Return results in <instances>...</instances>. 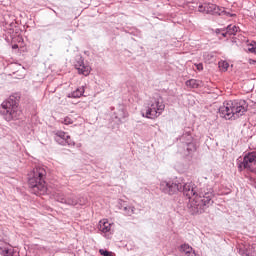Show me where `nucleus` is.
Segmentation results:
<instances>
[{
	"label": "nucleus",
	"instance_id": "f257e3e1",
	"mask_svg": "<svg viewBox=\"0 0 256 256\" xmlns=\"http://www.w3.org/2000/svg\"><path fill=\"white\" fill-rule=\"evenodd\" d=\"M160 190L166 195H175V193L183 192L189 199L190 207L197 211H204V209L213 204V192H197V187L193 182L163 180L160 182Z\"/></svg>",
	"mask_w": 256,
	"mask_h": 256
},
{
	"label": "nucleus",
	"instance_id": "f03ea898",
	"mask_svg": "<svg viewBox=\"0 0 256 256\" xmlns=\"http://www.w3.org/2000/svg\"><path fill=\"white\" fill-rule=\"evenodd\" d=\"M47 171L41 166H37L33 169L32 174L28 180L31 193L34 195H47Z\"/></svg>",
	"mask_w": 256,
	"mask_h": 256
},
{
	"label": "nucleus",
	"instance_id": "7ed1b4c3",
	"mask_svg": "<svg viewBox=\"0 0 256 256\" xmlns=\"http://www.w3.org/2000/svg\"><path fill=\"white\" fill-rule=\"evenodd\" d=\"M247 111V102L245 100H234L224 102L223 106L220 107V116L224 119H236L241 117Z\"/></svg>",
	"mask_w": 256,
	"mask_h": 256
},
{
	"label": "nucleus",
	"instance_id": "20e7f679",
	"mask_svg": "<svg viewBox=\"0 0 256 256\" xmlns=\"http://www.w3.org/2000/svg\"><path fill=\"white\" fill-rule=\"evenodd\" d=\"M1 115L5 121H17L21 117V109H19V103L15 96H10L7 100L2 102L0 106Z\"/></svg>",
	"mask_w": 256,
	"mask_h": 256
},
{
	"label": "nucleus",
	"instance_id": "39448f33",
	"mask_svg": "<svg viewBox=\"0 0 256 256\" xmlns=\"http://www.w3.org/2000/svg\"><path fill=\"white\" fill-rule=\"evenodd\" d=\"M163 111H165V103L161 96H156L152 99L150 106L142 113L147 119H157Z\"/></svg>",
	"mask_w": 256,
	"mask_h": 256
},
{
	"label": "nucleus",
	"instance_id": "423d86ee",
	"mask_svg": "<svg viewBox=\"0 0 256 256\" xmlns=\"http://www.w3.org/2000/svg\"><path fill=\"white\" fill-rule=\"evenodd\" d=\"M256 167V152H249L247 153L243 161L239 163L238 169L239 171H244V169H247V171H255Z\"/></svg>",
	"mask_w": 256,
	"mask_h": 256
},
{
	"label": "nucleus",
	"instance_id": "0eeeda50",
	"mask_svg": "<svg viewBox=\"0 0 256 256\" xmlns=\"http://www.w3.org/2000/svg\"><path fill=\"white\" fill-rule=\"evenodd\" d=\"M198 11L200 13H207L210 15H221V13H223L224 10H223V8H221L215 4L208 3V4L200 5L198 7Z\"/></svg>",
	"mask_w": 256,
	"mask_h": 256
},
{
	"label": "nucleus",
	"instance_id": "6e6552de",
	"mask_svg": "<svg viewBox=\"0 0 256 256\" xmlns=\"http://www.w3.org/2000/svg\"><path fill=\"white\" fill-rule=\"evenodd\" d=\"M74 66L75 69H77L79 75H84L85 77H87V75L91 73V66H89V64H85V62L81 58L75 63Z\"/></svg>",
	"mask_w": 256,
	"mask_h": 256
},
{
	"label": "nucleus",
	"instance_id": "1a4fd4ad",
	"mask_svg": "<svg viewBox=\"0 0 256 256\" xmlns=\"http://www.w3.org/2000/svg\"><path fill=\"white\" fill-rule=\"evenodd\" d=\"M112 226H113V224H111V222H109V220L102 219L99 221L98 229L105 235V237H109V235H111V227Z\"/></svg>",
	"mask_w": 256,
	"mask_h": 256
},
{
	"label": "nucleus",
	"instance_id": "9d476101",
	"mask_svg": "<svg viewBox=\"0 0 256 256\" xmlns=\"http://www.w3.org/2000/svg\"><path fill=\"white\" fill-rule=\"evenodd\" d=\"M85 93V87H79L73 92L67 94L68 99H79L83 97V94Z\"/></svg>",
	"mask_w": 256,
	"mask_h": 256
},
{
	"label": "nucleus",
	"instance_id": "9b49d317",
	"mask_svg": "<svg viewBox=\"0 0 256 256\" xmlns=\"http://www.w3.org/2000/svg\"><path fill=\"white\" fill-rule=\"evenodd\" d=\"M86 201L83 202L79 199H77L75 196H68L66 197V201L64 202V205H71L72 207H75V205H85Z\"/></svg>",
	"mask_w": 256,
	"mask_h": 256
},
{
	"label": "nucleus",
	"instance_id": "f8f14e48",
	"mask_svg": "<svg viewBox=\"0 0 256 256\" xmlns=\"http://www.w3.org/2000/svg\"><path fill=\"white\" fill-rule=\"evenodd\" d=\"M243 256H256V244L246 247Z\"/></svg>",
	"mask_w": 256,
	"mask_h": 256
},
{
	"label": "nucleus",
	"instance_id": "ddd939ff",
	"mask_svg": "<svg viewBox=\"0 0 256 256\" xmlns=\"http://www.w3.org/2000/svg\"><path fill=\"white\" fill-rule=\"evenodd\" d=\"M0 255L13 256V248L11 246H0Z\"/></svg>",
	"mask_w": 256,
	"mask_h": 256
},
{
	"label": "nucleus",
	"instance_id": "4468645a",
	"mask_svg": "<svg viewBox=\"0 0 256 256\" xmlns=\"http://www.w3.org/2000/svg\"><path fill=\"white\" fill-rule=\"evenodd\" d=\"M186 87H189V89H198L199 85H201V82L196 79H190L185 82Z\"/></svg>",
	"mask_w": 256,
	"mask_h": 256
},
{
	"label": "nucleus",
	"instance_id": "2eb2a0df",
	"mask_svg": "<svg viewBox=\"0 0 256 256\" xmlns=\"http://www.w3.org/2000/svg\"><path fill=\"white\" fill-rule=\"evenodd\" d=\"M227 33L228 35H237L238 31H239V27L235 26V25H228L227 26Z\"/></svg>",
	"mask_w": 256,
	"mask_h": 256
},
{
	"label": "nucleus",
	"instance_id": "dca6fc26",
	"mask_svg": "<svg viewBox=\"0 0 256 256\" xmlns=\"http://www.w3.org/2000/svg\"><path fill=\"white\" fill-rule=\"evenodd\" d=\"M218 67L222 73H225L229 69V62L222 60L218 63Z\"/></svg>",
	"mask_w": 256,
	"mask_h": 256
},
{
	"label": "nucleus",
	"instance_id": "f3484780",
	"mask_svg": "<svg viewBox=\"0 0 256 256\" xmlns=\"http://www.w3.org/2000/svg\"><path fill=\"white\" fill-rule=\"evenodd\" d=\"M124 214L131 217L135 213V206H125L123 208Z\"/></svg>",
	"mask_w": 256,
	"mask_h": 256
},
{
	"label": "nucleus",
	"instance_id": "a211bd4d",
	"mask_svg": "<svg viewBox=\"0 0 256 256\" xmlns=\"http://www.w3.org/2000/svg\"><path fill=\"white\" fill-rule=\"evenodd\" d=\"M181 251H183V253H185V255H189L190 253H192L194 250L191 246H189V244H184L181 246Z\"/></svg>",
	"mask_w": 256,
	"mask_h": 256
},
{
	"label": "nucleus",
	"instance_id": "6ab92c4d",
	"mask_svg": "<svg viewBox=\"0 0 256 256\" xmlns=\"http://www.w3.org/2000/svg\"><path fill=\"white\" fill-rule=\"evenodd\" d=\"M54 198L58 201V203H63V204H65V201L67 199V197H65L63 193H56L54 195Z\"/></svg>",
	"mask_w": 256,
	"mask_h": 256
},
{
	"label": "nucleus",
	"instance_id": "aec40b11",
	"mask_svg": "<svg viewBox=\"0 0 256 256\" xmlns=\"http://www.w3.org/2000/svg\"><path fill=\"white\" fill-rule=\"evenodd\" d=\"M67 133L66 132H63V131H58L56 132V141H59V139H62L63 142H65V140L67 139Z\"/></svg>",
	"mask_w": 256,
	"mask_h": 256
},
{
	"label": "nucleus",
	"instance_id": "412c9836",
	"mask_svg": "<svg viewBox=\"0 0 256 256\" xmlns=\"http://www.w3.org/2000/svg\"><path fill=\"white\" fill-rule=\"evenodd\" d=\"M186 151L191 154V153H194V151H197V146H195V144L193 142L191 143H188L186 145Z\"/></svg>",
	"mask_w": 256,
	"mask_h": 256
},
{
	"label": "nucleus",
	"instance_id": "4be33fe9",
	"mask_svg": "<svg viewBox=\"0 0 256 256\" xmlns=\"http://www.w3.org/2000/svg\"><path fill=\"white\" fill-rule=\"evenodd\" d=\"M248 51L250 53H256V42L252 41L251 43L248 44Z\"/></svg>",
	"mask_w": 256,
	"mask_h": 256
},
{
	"label": "nucleus",
	"instance_id": "5701e85b",
	"mask_svg": "<svg viewBox=\"0 0 256 256\" xmlns=\"http://www.w3.org/2000/svg\"><path fill=\"white\" fill-rule=\"evenodd\" d=\"M61 123H63V125H73V118H71L70 116H66Z\"/></svg>",
	"mask_w": 256,
	"mask_h": 256
},
{
	"label": "nucleus",
	"instance_id": "b1692460",
	"mask_svg": "<svg viewBox=\"0 0 256 256\" xmlns=\"http://www.w3.org/2000/svg\"><path fill=\"white\" fill-rule=\"evenodd\" d=\"M216 33H217V35H221V36H219L220 39H223V37H227V35H229V33H227V30H226V32H221V30L216 29Z\"/></svg>",
	"mask_w": 256,
	"mask_h": 256
},
{
	"label": "nucleus",
	"instance_id": "393cba45",
	"mask_svg": "<svg viewBox=\"0 0 256 256\" xmlns=\"http://www.w3.org/2000/svg\"><path fill=\"white\" fill-rule=\"evenodd\" d=\"M64 143H67V145H75V142L71 139V136H66V140H64Z\"/></svg>",
	"mask_w": 256,
	"mask_h": 256
},
{
	"label": "nucleus",
	"instance_id": "a878e982",
	"mask_svg": "<svg viewBox=\"0 0 256 256\" xmlns=\"http://www.w3.org/2000/svg\"><path fill=\"white\" fill-rule=\"evenodd\" d=\"M99 253H100V255H103V256H110L111 255V252H109L107 250H103V249H100Z\"/></svg>",
	"mask_w": 256,
	"mask_h": 256
},
{
	"label": "nucleus",
	"instance_id": "bb28decb",
	"mask_svg": "<svg viewBox=\"0 0 256 256\" xmlns=\"http://www.w3.org/2000/svg\"><path fill=\"white\" fill-rule=\"evenodd\" d=\"M195 67H196L197 71H203V64L202 63L195 64Z\"/></svg>",
	"mask_w": 256,
	"mask_h": 256
},
{
	"label": "nucleus",
	"instance_id": "cd10ccee",
	"mask_svg": "<svg viewBox=\"0 0 256 256\" xmlns=\"http://www.w3.org/2000/svg\"><path fill=\"white\" fill-rule=\"evenodd\" d=\"M186 256H197V253H195V250L193 252H190V254H187Z\"/></svg>",
	"mask_w": 256,
	"mask_h": 256
},
{
	"label": "nucleus",
	"instance_id": "c85d7f7f",
	"mask_svg": "<svg viewBox=\"0 0 256 256\" xmlns=\"http://www.w3.org/2000/svg\"><path fill=\"white\" fill-rule=\"evenodd\" d=\"M12 49H19V45L14 44V45L12 46Z\"/></svg>",
	"mask_w": 256,
	"mask_h": 256
},
{
	"label": "nucleus",
	"instance_id": "c756f323",
	"mask_svg": "<svg viewBox=\"0 0 256 256\" xmlns=\"http://www.w3.org/2000/svg\"><path fill=\"white\" fill-rule=\"evenodd\" d=\"M253 63H256V61H255V60L250 59V60H249V64H250V65H253Z\"/></svg>",
	"mask_w": 256,
	"mask_h": 256
}]
</instances>
